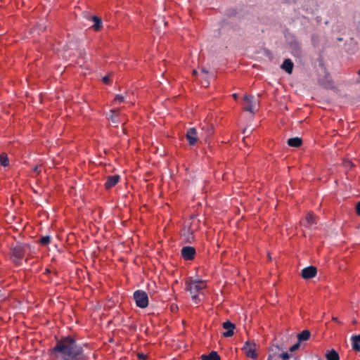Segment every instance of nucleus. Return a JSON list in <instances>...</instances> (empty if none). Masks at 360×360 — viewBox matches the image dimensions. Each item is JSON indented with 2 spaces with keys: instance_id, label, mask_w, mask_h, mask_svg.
Returning <instances> with one entry per match:
<instances>
[{
  "instance_id": "nucleus-18",
  "label": "nucleus",
  "mask_w": 360,
  "mask_h": 360,
  "mask_svg": "<svg viewBox=\"0 0 360 360\" xmlns=\"http://www.w3.org/2000/svg\"><path fill=\"white\" fill-rule=\"evenodd\" d=\"M120 113L119 109H112L110 110L109 114L107 115L108 119H110L113 123H118L119 120L117 116Z\"/></svg>"
},
{
  "instance_id": "nucleus-16",
  "label": "nucleus",
  "mask_w": 360,
  "mask_h": 360,
  "mask_svg": "<svg viewBox=\"0 0 360 360\" xmlns=\"http://www.w3.org/2000/svg\"><path fill=\"white\" fill-rule=\"evenodd\" d=\"M288 145L291 147H300L302 143V140L299 137H294L288 139L287 141Z\"/></svg>"
},
{
  "instance_id": "nucleus-35",
  "label": "nucleus",
  "mask_w": 360,
  "mask_h": 360,
  "mask_svg": "<svg viewBox=\"0 0 360 360\" xmlns=\"http://www.w3.org/2000/svg\"><path fill=\"white\" fill-rule=\"evenodd\" d=\"M193 75H196V74H197V71H196L195 70H193Z\"/></svg>"
},
{
  "instance_id": "nucleus-41",
  "label": "nucleus",
  "mask_w": 360,
  "mask_h": 360,
  "mask_svg": "<svg viewBox=\"0 0 360 360\" xmlns=\"http://www.w3.org/2000/svg\"><path fill=\"white\" fill-rule=\"evenodd\" d=\"M294 360H299V359H298L297 358H295V359H294Z\"/></svg>"
},
{
  "instance_id": "nucleus-9",
  "label": "nucleus",
  "mask_w": 360,
  "mask_h": 360,
  "mask_svg": "<svg viewBox=\"0 0 360 360\" xmlns=\"http://www.w3.org/2000/svg\"><path fill=\"white\" fill-rule=\"evenodd\" d=\"M186 139L188 140L190 146H194L198 141L197 130L195 128L192 127L188 129L186 134Z\"/></svg>"
},
{
  "instance_id": "nucleus-14",
  "label": "nucleus",
  "mask_w": 360,
  "mask_h": 360,
  "mask_svg": "<svg viewBox=\"0 0 360 360\" xmlns=\"http://www.w3.org/2000/svg\"><path fill=\"white\" fill-rule=\"evenodd\" d=\"M281 68L288 74H291L293 70V63L290 59H285L281 65Z\"/></svg>"
},
{
  "instance_id": "nucleus-8",
  "label": "nucleus",
  "mask_w": 360,
  "mask_h": 360,
  "mask_svg": "<svg viewBox=\"0 0 360 360\" xmlns=\"http://www.w3.org/2000/svg\"><path fill=\"white\" fill-rule=\"evenodd\" d=\"M317 269L314 266L304 268L301 271V276L304 279H310L316 276Z\"/></svg>"
},
{
  "instance_id": "nucleus-32",
  "label": "nucleus",
  "mask_w": 360,
  "mask_h": 360,
  "mask_svg": "<svg viewBox=\"0 0 360 360\" xmlns=\"http://www.w3.org/2000/svg\"><path fill=\"white\" fill-rule=\"evenodd\" d=\"M33 172H36L37 174H39L41 172V169H40V166L39 165H36L34 168H33Z\"/></svg>"
},
{
  "instance_id": "nucleus-1",
  "label": "nucleus",
  "mask_w": 360,
  "mask_h": 360,
  "mask_svg": "<svg viewBox=\"0 0 360 360\" xmlns=\"http://www.w3.org/2000/svg\"><path fill=\"white\" fill-rule=\"evenodd\" d=\"M52 353L57 354L63 360H86L83 348L77 344L76 340L70 337H66L58 340L51 349Z\"/></svg>"
},
{
  "instance_id": "nucleus-39",
  "label": "nucleus",
  "mask_w": 360,
  "mask_h": 360,
  "mask_svg": "<svg viewBox=\"0 0 360 360\" xmlns=\"http://www.w3.org/2000/svg\"><path fill=\"white\" fill-rule=\"evenodd\" d=\"M233 96L234 97V98H237V95H236V94H234L233 95Z\"/></svg>"
},
{
  "instance_id": "nucleus-27",
  "label": "nucleus",
  "mask_w": 360,
  "mask_h": 360,
  "mask_svg": "<svg viewBox=\"0 0 360 360\" xmlns=\"http://www.w3.org/2000/svg\"><path fill=\"white\" fill-rule=\"evenodd\" d=\"M342 164L346 169H352L354 167V164L352 161L348 160H345Z\"/></svg>"
},
{
  "instance_id": "nucleus-13",
  "label": "nucleus",
  "mask_w": 360,
  "mask_h": 360,
  "mask_svg": "<svg viewBox=\"0 0 360 360\" xmlns=\"http://www.w3.org/2000/svg\"><path fill=\"white\" fill-rule=\"evenodd\" d=\"M290 52L296 58H300L302 57V48L299 43L294 42L290 45Z\"/></svg>"
},
{
  "instance_id": "nucleus-37",
  "label": "nucleus",
  "mask_w": 360,
  "mask_h": 360,
  "mask_svg": "<svg viewBox=\"0 0 360 360\" xmlns=\"http://www.w3.org/2000/svg\"><path fill=\"white\" fill-rule=\"evenodd\" d=\"M333 321H338V319H337V318H335V317H333Z\"/></svg>"
},
{
  "instance_id": "nucleus-22",
  "label": "nucleus",
  "mask_w": 360,
  "mask_h": 360,
  "mask_svg": "<svg viewBox=\"0 0 360 360\" xmlns=\"http://www.w3.org/2000/svg\"><path fill=\"white\" fill-rule=\"evenodd\" d=\"M0 162L3 167H6L9 165V160L6 153H3L0 155Z\"/></svg>"
},
{
  "instance_id": "nucleus-12",
  "label": "nucleus",
  "mask_w": 360,
  "mask_h": 360,
  "mask_svg": "<svg viewBox=\"0 0 360 360\" xmlns=\"http://www.w3.org/2000/svg\"><path fill=\"white\" fill-rule=\"evenodd\" d=\"M120 176L118 174L108 176L105 183V187L106 189H110L115 186L120 181Z\"/></svg>"
},
{
  "instance_id": "nucleus-33",
  "label": "nucleus",
  "mask_w": 360,
  "mask_h": 360,
  "mask_svg": "<svg viewBox=\"0 0 360 360\" xmlns=\"http://www.w3.org/2000/svg\"><path fill=\"white\" fill-rule=\"evenodd\" d=\"M356 209L357 214L360 216V201L356 205Z\"/></svg>"
},
{
  "instance_id": "nucleus-24",
  "label": "nucleus",
  "mask_w": 360,
  "mask_h": 360,
  "mask_svg": "<svg viewBox=\"0 0 360 360\" xmlns=\"http://www.w3.org/2000/svg\"><path fill=\"white\" fill-rule=\"evenodd\" d=\"M124 101V97L122 95L117 94L115 96L112 103L113 104L121 103Z\"/></svg>"
},
{
  "instance_id": "nucleus-36",
  "label": "nucleus",
  "mask_w": 360,
  "mask_h": 360,
  "mask_svg": "<svg viewBox=\"0 0 360 360\" xmlns=\"http://www.w3.org/2000/svg\"><path fill=\"white\" fill-rule=\"evenodd\" d=\"M46 273L48 274V273H50V270L49 269H46Z\"/></svg>"
},
{
  "instance_id": "nucleus-19",
  "label": "nucleus",
  "mask_w": 360,
  "mask_h": 360,
  "mask_svg": "<svg viewBox=\"0 0 360 360\" xmlns=\"http://www.w3.org/2000/svg\"><path fill=\"white\" fill-rule=\"evenodd\" d=\"M326 360H340L339 354L335 350L328 351L325 354Z\"/></svg>"
},
{
  "instance_id": "nucleus-20",
  "label": "nucleus",
  "mask_w": 360,
  "mask_h": 360,
  "mask_svg": "<svg viewBox=\"0 0 360 360\" xmlns=\"http://www.w3.org/2000/svg\"><path fill=\"white\" fill-rule=\"evenodd\" d=\"M202 360H220V356L217 352L212 351L208 355L202 354Z\"/></svg>"
},
{
  "instance_id": "nucleus-10",
  "label": "nucleus",
  "mask_w": 360,
  "mask_h": 360,
  "mask_svg": "<svg viewBox=\"0 0 360 360\" xmlns=\"http://www.w3.org/2000/svg\"><path fill=\"white\" fill-rule=\"evenodd\" d=\"M302 224L307 228H312L316 224V216L312 212H309L307 214Z\"/></svg>"
},
{
  "instance_id": "nucleus-2",
  "label": "nucleus",
  "mask_w": 360,
  "mask_h": 360,
  "mask_svg": "<svg viewBox=\"0 0 360 360\" xmlns=\"http://www.w3.org/2000/svg\"><path fill=\"white\" fill-rule=\"evenodd\" d=\"M206 287V283L204 281L200 279L188 278L186 281V290L189 291L193 301L197 302L198 294L200 290Z\"/></svg>"
},
{
  "instance_id": "nucleus-30",
  "label": "nucleus",
  "mask_w": 360,
  "mask_h": 360,
  "mask_svg": "<svg viewBox=\"0 0 360 360\" xmlns=\"http://www.w3.org/2000/svg\"><path fill=\"white\" fill-rule=\"evenodd\" d=\"M138 358L139 360H146L147 355H146L143 353H140V354H138Z\"/></svg>"
},
{
  "instance_id": "nucleus-42",
  "label": "nucleus",
  "mask_w": 360,
  "mask_h": 360,
  "mask_svg": "<svg viewBox=\"0 0 360 360\" xmlns=\"http://www.w3.org/2000/svg\"><path fill=\"white\" fill-rule=\"evenodd\" d=\"M359 76H360V70H359Z\"/></svg>"
},
{
  "instance_id": "nucleus-25",
  "label": "nucleus",
  "mask_w": 360,
  "mask_h": 360,
  "mask_svg": "<svg viewBox=\"0 0 360 360\" xmlns=\"http://www.w3.org/2000/svg\"><path fill=\"white\" fill-rule=\"evenodd\" d=\"M207 75L208 71L205 68H202L200 72V75L202 76V78L205 79L207 84H209Z\"/></svg>"
},
{
  "instance_id": "nucleus-15",
  "label": "nucleus",
  "mask_w": 360,
  "mask_h": 360,
  "mask_svg": "<svg viewBox=\"0 0 360 360\" xmlns=\"http://www.w3.org/2000/svg\"><path fill=\"white\" fill-rule=\"evenodd\" d=\"M90 20H91L94 22V25H92V27L95 31H98L102 27V20L100 18L93 15L89 16Z\"/></svg>"
},
{
  "instance_id": "nucleus-23",
  "label": "nucleus",
  "mask_w": 360,
  "mask_h": 360,
  "mask_svg": "<svg viewBox=\"0 0 360 360\" xmlns=\"http://www.w3.org/2000/svg\"><path fill=\"white\" fill-rule=\"evenodd\" d=\"M51 238L49 236H42L40 238L39 243L42 245H47L51 243Z\"/></svg>"
},
{
  "instance_id": "nucleus-4",
  "label": "nucleus",
  "mask_w": 360,
  "mask_h": 360,
  "mask_svg": "<svg viewBox=\"0 0 360 360\" xmlns=\"http://www.w3.org/2000/svg\"><path fill=\"white\" fill-rule=\"evenodd\" d=\"M134 300L138 307L143 309L148 305V296L147 293L141 290H136L133 295Z\"/></svg>"
},
{
  "instance_id": "nucleus-5",
  "label": "nucleus",
  "mask_w": 360,
  "mask_h": 360,
  "mask_svg": "<svg viewBox=\"0 0 360 360\" xmlns=\"http://www.w3.org/2000/svg\"><path fill=\"white\" fill-rule=\"evenodd\" d=\"M245 101V107L244 110L245 111H248L251 113H255V110L256 109L257 101L252 96L245 95L244 96Z\"/></svg>"
},
{
  "instance_id": "nucleus-7",
  "label": "nucleus",
  "mask_w": 360,
  "mask_h": 360,
  "mask_svg": "<svg viewBox=\"0 0 360 360\" xmlns=\"http://www.w3.org/2000/svg\"><path fill=\"white\" fill-rule=\"evenodd\" d=\"M250 344L251 343L249 341L245 342L243 347V349L245 350V352L248 357L252 359H256L257 358V353L256 352V350L255 349V343H252L253 347H251Z\"/></svg>"
},
{
  "instance_id": "nucleus-31",
  "label": "nucleus",
  "mask_w": 360,
  "mask_h": 360,
  "mask_svg": "<svg viewBox=\"0 0 360 360\" xmlns=\"http://www.w3.org/2000/svg\"><path fill=\"white\" fill-rule=\"evenodd\" d=\"M103 82L105 83V84H108L110 82V79L109 77V76H105L103 77L102 79Z\"/></svg>"
},
{
  "instance_id": "nucleus-3",
  "label": "nucleus",
  "mask_w": 360,
  "mask_h": 360,
  "mask_svg": "<svg viewBox=\"0 0 360 360\" xmlns=\"http://www.w3.org/2000/svg\"><path fill=\"white\" fill-rule=\"evenodd\" d=\"M27 244L17 243L11 250V259L17 265L20 264L21 260L25 256Z\"/></svg>"
},
{
  "instance_id": "nucleus-6",
  "label": "nucleus",
  "mask_w": 360,
  "mask_h": 360,
  "mask_svg": "<svg viewBox=\"0 0 360 360\" xmlns=\"http://www.w3.org/2000/svg\"><path fill=\"white\" fill-rule=\"evenodd\" d=\"M195 253V249L191 246H185L181 250V257L186 260H192Z\"/></svg>"
},
{
  "instance_id": "nucleus-28",
  "label": "nucleus",
  "mask_w": 360,
  "mask_h": 360,
  "mask_svg": "<svg viewBox=\"0 0 360 360\" xmlns=\"http://www.w3.org/2000/svg\"><path fill=\"white\" fill-rule=\"evenodd\" d=\"M280 357L282 360H288L290 357V354L288 352H283L280 354Z\"/></svg>"
},
{
  "instance_id": "nucleus-11",
  "label": "nucleus",
  "mask_w": 360,
  "mask_h": 360,
  "mask_svg": "<svg viewBox=\"0 0 360 360\" xmlns=\"http://www.w3.org/2000/svg\"><path fill=\"white\" fill-rule=\"evenodd\" d=\"M223 328L226 330V332L223 333V335L225 338H229L233 335L234 334V329L236 328L235 324L231 323L229 321H226L223 323Z\"/></svg>"
},
{
  "instance_id": "nucleus-38",
  "label": "nucleus",
  "mask_w": 360,
  "mask_h": 360,
  "mask_svg": "<svg viewBox=\"0 0 360 360\" xmlns=\"http://www.w3.org/2000/svg\"><path fill=\"white\" fill-rule=\"evenodd\" d=\"M271 358H272V357H271V355H269V357H268V359H267V360H271Z\"/></svg>"
},
{
  "instance_id": "nucleus-26",
  "label": "nucleus",
  "mask_w": 360,
  "mask_h": 360,
  "mask_svg": "<svg viewBox=\"0 0 360 360\" xmlns=\"http://www.w3.org/2000/svg\"><path fill=\"white\" fill-rule=\"evenodd\" d=\"M319 82L321 85H322L323 87L326 88V89H329V88H331L333 84L331 83L330 81L329 80H327L326 82H323L322 79H319Z\"/></svg>"
},
{
  "instance_id": "nucleus-40",
  "label": "nucleus",
  "mask_w": 360,
  "mask_h": 360,
  "mask_svg": "<svg viewBox=\"0 0 360 360\" xmlns=\"http://www.w3.org/2000/svg\"><path fill=\"white\" fill-rule=\"evenodd\" d=\"M352 322H353L354 324H356V320L354 319Z\"/></svg>"
},
{
  "instance_id": "nucleus-17",
  "label": "nucleus",
  "mask_w": 360,
  "mask_h": 360,
  "mask_svg": "<svg viewBox=\"0 0 360 360\" xmlns=\"http://www.w3.org/2000/svg\"><path fill=\"white\" fill-rule=\"evenodd\" d=\"M351 340L352 349L356 352H360V335H353Z\"/></svg>"
},
{
  "instance_id": "nucleus-34",
  "label": "nucleus",
  "mask_w": 360,
  "mask_h": 360,
  "mask_svg": "<svg viewBox=\"0 0 360 360\" xmlns=\"http://www.w3.org/2000/svg\"><path fill=\"white\" fill-rule=\"evenodd\" d=\"M39 29L41 30V31H44L45 29H46V27L44 26V25H39Z\"/></svg>"
},
{
  "instance_id": "nucleus-21",
  "label": "nucleus",
  "mask_w": 360,
  "mask_h": 360,
  "mask_svg": "<svg viewBox=\"0 0 360 360\" xmlns=\"http://www.w3.org/2000/svg\"><path fill=\"white\" fill-rule=\"evenodd\" d=\"M311 333L308 330H304L300 333L297 335V339L299 342L308 340L310 338Z\"/></svg>"
},
{
  "instance_id": "nucleus-29",
  "label": "nucleus",
  "mask_w": 360,
  "mask_h": 360,
  "mask_svg": "<svg viewBox=\"0 0 360 360\" xmlns=\"http://www.w3.org/2000/svg\"><path fill=\"white\" fill-rule=\"evenodd\" d=\"M300 346V342H297L296 344L293 345L290 348V352H293L295 351H296L297 349H299Z\"/></svg>"
}]
</instances>
